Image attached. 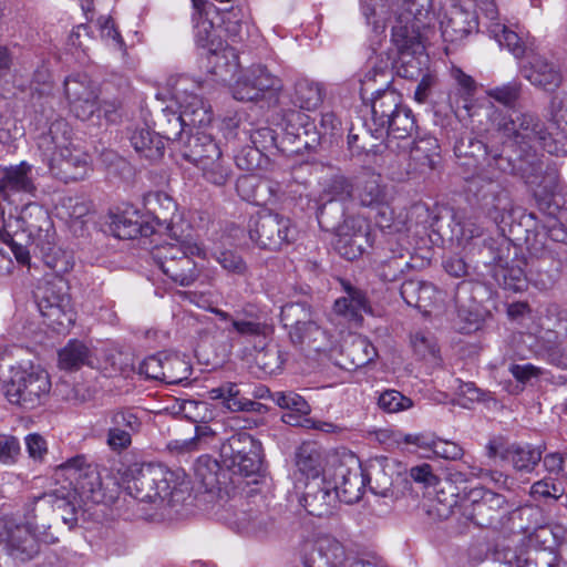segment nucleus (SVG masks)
I'll list each match as a JSON object with an SVG mask.
<instances>
[{
	"label": "nucleus",
	"mask_w": 567,
	"mask_h": 567,
	"mask_svg": "<svg viewBox=\"0 0 567 567\" xmlns=\"http://www.w3.org/2000/svg\"><path fill=\"white\" fill-rule=\"evenodd\" d=\"M497 131L525 154L526 158L520 157L518 169L529 183H534L532 176L542 171V164L536 156L538 148L556 155L560 152L567 153L566 147L559 150L551 142V132L538 116L529 112H514L504 116L497 123Z\"/></svg>",
	"instance_id": "f257e3e1"
},
{
	"label": "nucleus",
	"mask_w": 567,
	"mask_h": 567,
	"mask_svg": "<svg viewBox=\"0 0 567 567\" xmlns=\"http://www.w3.org/2000/svg\"><path fill=\"white\" fill-rule=\"evenodd\" d=\"M59 470L76 481L72 491L56 489L43 499L61 513V518L70 527L89 509L90 504L104 502L105 494L99 474L86 465L83 455H76L59 466Z\"/></svg>",
	"instance_id": "f03ea898"
},
{
	"label": "nucleus",
	"mask_w": 567,
	"mask_h": 567,
	"mask_svg": "<svg viewBox=\"0 0 567 567\" xmlns=\"http://www.w3.org/2000/svg\"><path fill=\"white\" fill-rule=\"evenodd\" d=\"M455 506L465 519L482 528L498 529L509 519L511 507L505 496L483 487L470 489L460 503L452 495L441 516L447 517Z\"/></svg>",
	"instance_id": "7ed1b4c3"
},
{
	"label": "nucleus",
	"mask_w": 567,
	"mask_h": 567,
	"mask_svg": "<svg viewBox=\"0 0 567 567\" xmlns=\"http://www.w3.org/2000/svg\"><path fill=\"white\" fill-rule=\"evenodd\" d=\"M51 390L49 373L39 364L20 363L10 371L4 394L10 403L25 409L41 405Z\"/></svg>",
	"instance_id": "20e7f679"
},
{
	"label": "nucleus",
	"mask_w": 567,
	"mask_h": 567,
	"mask_svg": "<svg viewBox=\"0 0 567 567\" xmlns=\"http://www.w3.org/2000/svg\"><path fill=\"white\" fill-rule=\"evenodd\" d=\"M40 315L48 327L59 333L68 331L75 322V312L66 281L54 277L40 284L34 292Z\"/></svg>",
	"instance_id": "39448f33"
},
{
	"label": "nucleus",
	"mask_w": 567,
	"mask_h": 567,
	"mask_svg": "<svg viewBox=\"0 0 567 567\" xmlns=\"http://www.w3.org/2000/svg\"><path fill=\"white\" fill-rule=\"evenodd\" d=\"M176 474L162 464H143L127 481V493L141 502L174 504Z\"/></svg>",
	"instance_id": "423d86ee"
},
{
	"label": "nucleus",
	"mask_w": 567,
	"mask_h": 567,
	"mask_svg": "<svg viewBox=\"0 0 567 567\" xmlns=\"http://www.w3.org/2000/svg\"><path fill=\"white\" fill-rule=\"evenodd\" d=\"M50 135L54 145L52 161L60 167L64 178L83 179L90 171V156L73 145L66 122H54L50 127Z\"/></svg>",
	"instance_id": "0eeeda50"
},
{
	"label": "nucleus",
	"mask_w": 567,
	"mask_h": 567,
	"mask_svg": "<svg viewBox=\"0 0 567 567\" xmlns=\"http://www.w3.org/2000/svg\"><path fill=\"white\" fill-rule=\"evenodd\" d=\"M280 319L291 341L303 339V329L310 331L309 343L316 350H327L328 333L318 324L316 313L307 302H289L281 307Z\"/></svg>",
	"instance_id": "6e6552de"
},
{
	"label": "nucleus",
	"mask_w": 567,
	"mask_h": 567,
	"mask_svg": "<svg viewBox=\"0 0 567 567\" xmlns=\"http://www.w3.org/2000/svg\"><path fill=\"white\" fill-rule=\"evenodd\" d=\"M288 217L270 210L259 212L249 223V238L260 249L279 250L291 239Z\"/></svg>",
	"instance_id": "1a4fd4ad"
},
{
	"label": "nucleus",
	"mask_w": 567,
	"mask_h": 567,
	"mask_svg": "<svg viewBox=\"0 0 567 567\" xmlns=\"http://www.w3.org/2000/svg\"><path fill=\"white\" fill-rule=\"evenodd\" d=\"M261 446L250 434L240 432L231 435L220 446V455L228 467L238 474L249 476L259 471Z\"/></svg>",
	"instance_id": "9d476101"
},
{
	"label": "nucleus",
	"mask_w": 567,
	"mask_h": 567,
	"mask_svg": "<svg viewBox=\"0 0 567 567\" xmlns=\"http://www.w3.org/2000/svg\"><path fill=\"white\" fill-rule=\"evenodd\" d=\"M37 194V173L32 164L22 161L1 169L0 202L18 205L24 198H33Z\"/></svg>",
	"instance_id": "9b49d317"
},
{
	"label": "nucleus",
	"mask_w": 567,
	"mask_h": 567,
	"mask_svg": "<svg viewBox=\"0 0 567 567\" xmlns=\"http://www.w3.org/2000/svg\"><path fill=\"white\" fill-rule=\"evenodd\" d=\"M346 555L342 544L329 536L303 540L297 549L302 567H343Z\"/></svg>",
	"instance_id": "f8f14e48"
},
{
	"label": "nucleus",
	"mask_w": 567,
	"mask_h": 567,
	"mask_svg": "<svg viewBox=\"0 0 567 567\" xmlns=\"http://www.w3.org/2000/svg\"><path fill=\"white\" fill-rule=\"evenodd\" d=\"M372 246L370 226L367 220L359 216H352L337 229L334 248L340 256L348 260L361 257Z\"/></svg>",
	"instance_id": "ddd939ff"
},
{
	"label": "nucleus",
	"mask_w": 567,
	"mask_h": 567,
	"mask_svg": "<svg viewBox=\"0 0 567 567\" xmlns=\"http://www.w3.org/2000/svg\"><path fill=\"white\" fill-rule=\"evenodd\" d=\"M17 214L9 212L8 216L2 212V226L0 227V240L3 247H0V258H2L8 248L17 261L28 264L30 260L29 246L32 245L30 235H27L25 226L16 207ZM11 264L10 258L0 259V268H4Z\"/></svg>",
	"instance_id": "4468645a"
},
{
	"label": "nucleus",
	"mask_w": 567,
	"mask_h": 567,
	"mask_svg": "<svg viewBox=\"0 0 567 567\" xmlns=\"http://www.w3.org/2000/svg\"><path fill=\"white\" fill-rule=\"evenodd\" d=\"M282 82L262 64L248 68L234 85L233 94L238 101H258L266 92H279Z\"/></svg>",
	"instance_id": "2eb2a0df"
},
{
	"label": "nucleus",
	"mask_w": 567,
	"mask_h": 567,
	"mask_svg": "<svg viewBox=\"0 0 567 567\" xmlns=\"http://www.w3.org/2000/svg\"><path fill=\"white\" fill-rule=\"evenodd\" d=\"M329 477L340 502L353 504L361 499L365 488V475L359 460L353 455L349 456L348 462L340 461L333 465Z\"/></svg>",
	"instance_id": "dca6fc26"
},
{
	"label": "nucleus",
	"mask_w": 567,
	"mask_h": 567,
	"mask_svg": "<svg viewBox=\"0 0 567 567\" xmlns=\"http://www.w3.org/2000/svg\"><path fill=\"white\" fill-rule=\"evenodd\" d=\"M64 93L71 112L82 121L91 118L100 110L96 87L86 74L68 76Z\"/></svg>",
	"instance_id": "f3484780"
},
{
	"label": "nucleus",
	"mask_w": 567,
	"mask_h": 567,
	"mask_svg": "<svg viewBox=\"0 0 567 567\" xmlns=\"http://www.w3.org/2000/svg\"><path fill=\"white\" fill-rule=\"evenodd\" d=\"M339 501L338 494L326 475L322 480H310L303 483V491L299 503L308 514L323 517L332 514Z\"/></svg>",
	"instance_id": "a211bd4d"
},
{
	"label": "nucleus",
	"mask_w": 567,
	"mask_h": 567,
	"mask_svg": "<svg viewBox=\"0 0 567 567\" xmlns=\"http://www.w3.org/2000/svg\"><path fill=\"white\" fill-rule=\"evenodd\" d=\"M179 401H182L179 404V414H183L185 420L195 425V435L190 436L188 434H184L185 437L179 440V450H197L214 434L212 429L206 424V421L210 417L212 413L207 403L203 401L187 400L183 398H179Z\"/></svg>",
	"instance_id": "6ab92c4d"
},
{
	"label": "nucleus",
	"mask_w": 567,
	"mask_h": 567,
	"mask_svg": "<svg viewBox=\"0 0 567 567\" xmlns=\"http://www.w3.org/2000/svg\"><path fill=\"white\" fill-rule=\"evenodd\" d=\"M25 226L27 235H30L32 245L44 250L53 240V225L48 210L35 202H30L19 210Z\"/></svg>",
	"instance_id": "aec40b11"
},
{
	"label": "nucleus",
	"mask_w": 567,
	"mask_h": 567,
	"mask_svg": "<svg viewBox=\"0 0 567 567\" xmlns=\"http://www.w3.org/2000/svg\"><path fill=\"white\" fill-rule=\"evenodd\" d=\"M4 530L2 540L8 554L20 561L32 559L39 553V544L28 525H18L12 520H1Z\"/></svg>",
	"instance_id": "412c9836"
},
{
	"label": "nucleus",
	"mask_w": 567,
	"mask_h": 567,
	"mask_svg": "<svg viewBox=\"0 0 567 567\" xmlns=\"http://www.w3.org/2000/svg\"><path fill=\"white\" fill-rule=\"evenodd\" d=\"M225 474L219 463L210 456H200L194 465V481L183 478L179 482V494L192 493L195 497L202 493L213 492L220 483V475Z\"/></svg>",
	"instance_id": "4be33fe9"
},
{
	"label": "nucleus",
	"mask_w": 567,
	"mask_h": 567,
	"mask_svg": "<svg viewBox=\"0 0 567 567\" xmlns=\"http://www.w3.org/2000/svg\"><path fill=\"white\" fill-rule=\"evenodd\" d=\"M404 478L396 471L393 461L388 458L375 460L370 464L368 482L370 489L382 497H398L396 491Z\"/></svg>",
	"instance_id": "5701e85b"
},
{
	"label": "nucleus",
	"mask_w": 567,
	"mask_h": 567,
	"mask_svg": "<svg viewBox=\"0 0 567 567\" xmlns=\"http://www.w3.org/2000/svg\"><path fill=\"white\" fill-rule=\"evenodd\" d=\"M296 466L299 483L310 480H322V476L329 477L332 467L326 470L322 452L313 443H303L296 453Z\"/></svg>",
	"instance_id": "b1692460"
},
{
	"label": "nucleus",
	"mask_w": 567,
	"mask_h": 567,
	"mask_svg": "<svg viewBox=\"0 0 567 567\" xmlns=\"http://www.w3.org/2000/svg\"><path fill=\"white\" fill-rule=\"evenodd\" d=\"M403 106L401 95L394 90H385L378 93L372 101L371 110L375 138L383 136V131L388 123Z\"/></svg>",
	"instance_id": "393cba45"
},
{
	"label": "nucleus",
	"mask_w": 567,
	"mask_h": 567,
	"mask_svg": "<svg viewBox=\"0 0 567 567\" xmlns=\"http://www.w3.org/2000/svg\"><path fill=\"white\" fill-rule=\"evenodd\" d=\"M111 229L120 239H133L152 233L151 227L143 223L142 215L133 206H126L111 216Z\"/></svg>",
	"instance_id": "a878e982"
},
{
	"label": "nucleus",
	"mask_w": 567,
	"mask_h": 567,
	"mask_svg": "<svg viewBox=\"0 0 567 567\" xmlns=\"http://www.w3.org/2000/svg\"><path fill=\"white\" fill-rule=\"evenodd\" d=\"M209 396L213 400H221L223 405L231 412L245 411L264 414L268 411L265 404L241 396L237 384L230 382L212 389Z\"/></svg>",
	"instance_id": "bb28decb"
},
{
	"label": "nucleus",
	"mask_w": 567,
	"mask_h": 567,
	"mask_svg": "<svg viewBox=\"0 0 567 567\" xmlns=\"http://www.w3.org/2000/svg\"><path fill=\"white\" fill-rule=\"evenodd\" d=\"M360 204L365 207H388L390 194L380 174H364L357 186Z\"/></svg>",
	"instance_id": "cd10ccee"
},
{
	"label": "nucleus",
	"mask_w": 567,
	"mask_h": 567,
	"mask_svg": "<svg viewBox=\"0 0 567 567\" xmlns=\"http://www.w3.org/2000/svg\"><path fill=\"white\" fill-rule=\"evenodd\" d=\"M524 76L536 86L555 91L561 84L560 72L540 56H534L523 69Z\"/></svg>",
	"instance_id": "c85d7f7f"
},
{
	"label": "nucleus",
	"mask_w": 567,
	"mask_h": 567,
	"mask_svg": "<svg viewBox=\"0 0 567 567\" xmlns=\"http://www.w3.org/2000/svg\"><path fill=\"white\" fill-rule=\"evenodd\" d=\"M92 205L79 197H66L58 208V215L63 218L74 234H82L90 220Z\"/></svg>",
	"instance_id": "c756f323"
},
{
	"label": "nucleus",
	"mask_w": 567,
	"mask_h": 567,
	"mask_svg": "<svg viewBox=\"0 0 567 567\" xmlns=\"http://www.w3.org/2000/svg\"><path fill=\"white\" fill-rule=\"evenodd\" d=\"M346 297L339 298L334 302L336 313L346 317L352 321H360L362 312H371L365 293L352 287L350 284H343Z\"/></svg>",
	"instance_id": "7c9ffc66"
},
{
	"label": "nucleus",
	"mask_w": 567,
	"mask_h": 567,
	"mask_svg": "<svg viewBox=\"0 0 567 567\" xmlns=\"http://www.w3.org/2000/svg\"><path fill=\"white\" fill-rule=\"evenodd\" d=\"M473 13L458 7H453L441 21L442 34L446 41L456 42L464 39L474 28Z\"/></svg>",
	"instance_id": "2f4dec72"
},
{
	"label": "nucleus",
	"mask_w": 567,
	"mask_h": 567,
	"mask_svg": "<svg viewBox=\"0 0 567 567\" xmlns=\"http://www.w3.org/2000/svg\"><path fill=\"white\" fill-rule=\"evenodd\" d=\"M235 524L241 533L260 538L274 535L277 532L275 518L268 513L260 511L241 513Z\"/></svg>",
	"instance_id": "473e14b6"
},
{
	"label": "nucleus",
	"mask_w": 567,
	"mask_h": 567,
	"mask_svg": "<svg viewBox=\"0 0 567 567\" xmlns=\"http://www.w3.org/2000/svg\"><path fill=\"white\" fill-rule=\"evenodd\" d=\"M209 71L220 81H231L239 68L238 56L233 48L210 49L207 53Z\"/></svg>",
	"instance_id": "72a5a7b5"
},
{
	"label": "nucleus",
	"mask_w": 567,
	"mask_h": 567,
	"mask_svg": "<svg viewBox=\"0 0 567 567\" xmlns=\"http://www.w3.org/2000/svg\"><path fill=\"white\" fill-rule=\"evenodd\" d=\"M144 204L154 213L157 225L165 226L168 233L173 231V218L177 210V204L172 196L164 192L151 193L144 197Z\"/></svg>",
	"instance_id": "f704fd0d"
},
{
	"label": "nucleus",
	"mask_w": 567,
	"mask_h": 567,
	"mask_svg": "<svg viewBox=\"0 0 567 567\" xmlns=\"http://www.w3.org/2000/svg\"><path fill=\"white\" fill-rule=\"evenodd\" d=\"M210 152L214 153L217 158L210 159L208 156H203L200 151L193 150L192 155L184 154V157L189 161H194L195 164L203 171L204 177L215 184V185H224L228 178V173L221 161H219V151L215 144L208 145Z\"/></svg>",
	"instance_id": "c9c22d12"
},
{
	"label": "nucleus",
	"mask_w": 567,
	"mask_h": 567,
	"mask_svg": "<svg viewBox=\"0 0 567 567\" xmlns=\"http://www.w3.org/2000/svg\"><path fill=\"white\" fill-rule=\"evenodd\" d=\"M386 249L391 255L382 260L380 274L384 280L394 281L410 268V251L393 240L388 241Z\"/></svg>",
	"instance_id": "e433bc0d"
},
{
	"label": "nucleus",
	"mask_w": 567,
	"mask_h": 567,
	"mask_svg": "<svg viewBox=\"0 0 567 567\" xmlns=\"http://www.w3.org/2000/svg\"><path fill=\"white\" fill-rule=\"evenodd\" d=\"M131 144L145 158L154 161L164 155V138L148 127L136 128L131 135Z\"/></svg>",
	"instance_id": "4c0bfd02"
},
{
	"label": "nucleus",
	"mask_w": 567,
	"mask_h": 567,
	"mask_svg": "<svg viewBox=\"0 0 567 567\" xmlns=\"http://www.w3.org/2000/svg\"><path fill=\"white\" fill-rule=\"evenodd\" d=\"M342 354L349 364V369H358L370 363L377 352L367 338L353 336L344 341Z\"/></svg>",
	"instance_id": "58836bf2"
},
{
	"label": "nucleus",
	"mask_w": 567,
	"mask_h": 567,
	"mask_svg": "<svg viewBox=\"0 0 567 567\" xmlns=\"http://www.w3.org/2000/svg\"><path fill=\"white\" fill-rule=\"evenodd\" d=\"M153 255L158 269L166 277L163 279L165 290H173L177 282V247L173 244L157 246Z\"/></svg>",
	"instance_id": "ea45409f"
},
{
	"label": "nucleus",
	"mask_w": 567,
	"mask_h": 567,
	"mask_svg": "<svg viewBox=\"0 0 567 567\" xmlns=\"http://www.w3.org/2000/svg\"><path fill=\"white\" fill-rule=\"evenodd\" d=\"M83 365H93L90 349L81 341L70 340L59 351V367L62 370H78Z\"/></svg>",
	"instance_id": "a19ab883"
},
{
	"label": "nucleus",
	"mask_w": 567,
	"mask_h": 567,
	"mask_svg": "<svg viewBox=\"0 0 567 567\" xmlns=\"http://www.w3.org/2000/svg\"><path fill=\"white\" fill-rule=\"evenodd\" d=\"M475 195L482 204L488 208L505 209L508 202L506 189L496 181L477 178L475 182Z\"/></svg>",
	"instance_id": "79ce46f5"
},
{
	"label": "nucleus",
	"mask_w": 567,
	"mask_h": 567,
	"mask_svg": "<svg viewBox=\"0 0 567 567\" xmlns=\"http://www.w3.org/2000/svg\"><path fill=\"white\" fill-rule=\"evenodd\" d=\"M414 131V116L412 111L404 105L388 123L383 134H386L389 146H391L395 140L405 141L410 138Z\"/></svg>",
	"instance_id": "37998d69"
},
{
	"label": "nucleus",
	"mask_w": 567,
	"mask_h": 567,
	"mask_svg": "<svg viewBox=\"0 0 567 567\" xmlns=\"http://www.w3.org/2000/svg\"><path fill=\"white\" fill-rule=\"evenodd\" d=\"M179 250L184 254V257L179 258V285L187 286L196 280L199 270L195 262L192 261L189 256L203 257V248L192 238L184 239L179 243Z\"/></svg>",
	"instance_id": "c03bdc74"
},
{
	"label": "nucleus",
	"mask_w": 567,
	"mask_h": 567,
	"mask_svg": "<svg viewBox=\"0 0 567 567\" xmlns=\"http://www.w3.org/2000/svg\"><path fill=\"white\" fill-rule=\"evenodd\" d=\"M567 338V318L558 312H548L540 319L538 339L542 343L563 342Z\"/></svg>",
	"instance_id": "a18cd8bd"
},
{
	"label": "nucleus",
	"mask_w": 567,
	"mask_h": 567,
	"mask_svg": "<svg viewBox=\"0 0 567 567\" xmlns=\"http://www.w3.org/2000/svg\"><path fill=\"white\" fill-rule=\"evenodd\" d=\"M502 458L509 461L517 472H532L542 460V452L530 446L513 445L505 450Z\"/></svg>",
	"instance_id": "49530a36"
},
{
	"label": "nucleus",
	"mask_w": 567,
	"mask_h": 567,
	"mask_svg": "<svg viewBox=\"0 0 567 567\" xmlns=\"http://www.w3.org/2000/svg\"><path fill=\"white\" fill-rule=\"evenodd\" d=\"M520 261L513 260L511 264H502L499 260L494 268V277L504 286L505 289L519 291L523 290L526 282V275L520 267Z\"/></svg>",
	"instance_id": "de8ad7c7"
},
{
	"label": "nucleus",
	"mask_w": 567,
	"mask_h": 567,
	"mask_svg": "<svg viewBox=\"0 0 567 567\" xmlns=\"http://www.w3.org/2000/svg\"><path fill=\"white\" fill-rule=\"evenodd\" d=\"M323 101V89L319 83L300 79L295 84V103L305 110H315Z\"/></svg>",
	"instance_id": "09e8293b"
},
{
	"label": "nucleus",
	"mask_w": 567,
	"mask_h": 567,
	"mask_svg": "<svg viewBox=\"0 0 567 567\" xmlns=\"http://www.w3.org/2000/svg\"><path fill=\"white\" fill-rule=\"evenodd\" d=\"M352 184L343 175H333L326 181L319 200L323 204L334 200H347L352 195Z\"/></svg>",
	"instance_id": "8fccbe9b"
},
{
	"label": "nucleus",
	"mask_w": 567,
	"mask_h": 567,
	"mask_svg": "<svg viewBox=\"0 0 567 567\" xmlns=\"http://www.w3.org/2000/svg\"><path fill=\"white\" fill-rule=\"evenodd\" d=\"M489 31L499 43V45L507 48L516 59H522L525 56L527 48L525 42L516 32L509 30L506 25L498 22L492 23Z\"/></svg>",
	"instance_id": "3c124183"
},
{
	"label": "nucleus",
	"mask_w": 567,
	"mask_h": 567,
	"mask_svg": "<svg viewBox=\"0 0 567 567\" xmlns=\"http://www.w3.org/2000/svg\"><path fill=\"white\" fill-rule=\"evenodd\" d=\"M565 494V486L561 478L548 475L535 482L530 488V495L538 501H557Z\"/></svg>",
	"instance_id": "603ef678"
},
{
	"label": "nucleus",
	"mask_w": 567,
	"mask_h": 567,
	"mask_svg": "<svg viewBox=\"0 0 567 567\" xmlns=\"http://www.w3.org/2000/svg\"><path fill=\"white\" fill-rule=\"evenodd\" d=\"M411 346L414 353L422 360L436 364L440 360L436 341L430 333L417 331L411 336Z\"/></svg>",
	"instance_id": "864d4df0"
},
{
	"label": "nucleus",
	"mask_w": 567,
	"mask_h": 567,
	"mask_svg": "<svg viewBox=\"0 0 567 567\" xmlns=\"http://www.w3.org/2000/svg\"><path fill=\"white\" fill-rule=\"evenodd\" d=\"M431 285H425L420 281L409 280L402 284L400 293L403 300L415 308H425L426 299L431 292H433Z\"/></svg>",
	"instance_id": "5fc2aeb1"
},
{
	"label": "nucleus",
	"mask_w": 567,
	"mask_h": 567,
	"mask_svg": "<svg viewBox=\"0 0 567 567\" xmlns=\"http://www.w3.org/2000/svg\"><path fill=\"white\" fill-rule=\"evenodd\" d=\"M378 405L384 412L396 413L412 408L413 402L399 391L386 390L380 394Z\"/></svg>",
	"instance_id": "6e6d98bb"
},
{
	"label": "nucleus",
	"mask_w": 567,
	"mask_h": 567,
	"mask_svg": "<svg viewBox=\"0 0 567 567\" xmlns=\"http://www.w3.org/2000/svg\"><path fill=\"white\" fill-rule=\"evenodd\" d=\"M95 28L100 33L101 39L109 45L114 49H122L124 47V41L116 29V25L110 16H101L95 21Z\"/></svg>",
	"instance_id": "4d7b16f0"
},
{
	"label": "nucleus",
	"mask_w": 567,
	"mask_h": 567,
	"mask_svg": "<svg viewBox=\"0 0 567 567\" xmlns=\"http://www.w3.org/2000/svg\"><path fill=\"white\" fill-rule=\"evenodd\" d=\"M437 145L433 140H421L411 148V157L423 167L434 168Z\"/></svg>",
	"instance_id": "13d9d810"
},
{
	"label": "nucleus",
	"mask_w": 567,
	"mask_h": 567,
	"mask_svg": "<svg viewBox=\"0 0 567 567\" xmlns=\"http://www.w3.org/2000/svg\"><path fill=\"white\" fill-rule=\"evenodd\" d=\"M196 41L199 47L207 49V53H210V49L223 48V43L219 37L216 34V30L212 21L202 19L196 25Z\"/></svg>",
	"instance_id": "bf43d9fd"
},
{
	"label": "nucleus",
	"mask_w": 567,
	"mask_h": 567,
	"mask_svg": "<svg viewBox=\"0 0 567 567\" xmlns=\"http://www.w3.org/2000/svg\"><path fill=\"white\" fill-rule=\"evenodd\" d=\"M21 455V445L14 435L0 433V463L6 466L14 465Z\"/></svg>",
	"instance_id": "052dcab7"
},
{
	"label": "nucleus",
	"mask_w": 567,
	"mask_h": 567,
	"mask_svg": "<svg viewBox=\"0 0 567 567\" xmlns=\"http://www.w3.org/2000/svg\"><path fill=\"white\" fill-rule=\"evenodd\" d=\"M522 85L518 82H511L501 86L487 90V95L496 102L513 106L520 96Z\"/></svg>",
	"instance_id": "680f3d73"
},
{
	"label": "nucleus",
	"mask_w": 567,
	"mask_h": 567,
	"mask_svg": "<svg viewBox=\"0 0 567 567\" xmlns=\"http://www.w3.org/2000/svg\"><path fill=\"white\" fill-rule=\"evenodd\" d=\"M557 555L547 549L527 553L525 558H517V567H558Z\"/></svg>",
	"instance_id": "e2e57ef3"
},
{
	"label": "nucleus",
	"mask_w": 567,
	"mask_h": 567,
	"mask_svg": "<svg viewBox=\"0 0 567 567\" xmlns=\"http://www.w3.org/2000/svg\"><path fill=\"white\" fill-rule=\"evenodd\" d=\"M217 262L229 274L245 276L248 266L244 258L234 250H223L216 256Z\"/></svg>",
	"instance_id": "0e129e2a"
},
{
	"label": "nucleus",
	"mask_w": 567,
	"mask_h": 567,
	"mask_svg": "<svg viewBox=\"0 0 567 567\" xmlns=\"http://www.w3.org/2000/svg\"><path fill=\"white\" fill-rule=\"evenodd\" d=\"M393 42L402 52L412 51L413 53L422 49L420 35L415 32L409 33L406 28L395 27L392 31Z\"/></svg>",
	"instance_id": "69168bd1"
},
{
	"label": "nucleus",
	"mask_w": 567,
	"mask_h": 567,
	"mask_svg": "<svg viewBox=\"0 0 567 567\" xmlns=\"http://www.w3.org/2000/svg\"><path fill=\"white\" fill-rule=\"evenodd\" d=\"M274 401L285 411H297L310 413V406L307 401L293 392H277L274 394Z\"/></svg>",
	"instance_id": "338daca9"
},
{
	"label": "nucleus",
	"mask_w": 567,
	"mask_h": 567,
	"mask_svg": "<svg viewBox=\"0 0 567 567\" xmlns=\"http://www.w3.org/2000/svg\"><path fill=\"white\" fill-rule=\"evenodd\" d=\"M432 452L435 456L449 461L462 460L465 454L464 449L456 442L443 440L440 437H436Z\"/></svg>",
	"instance_id": "774afa93"
}]
</instances>
